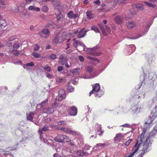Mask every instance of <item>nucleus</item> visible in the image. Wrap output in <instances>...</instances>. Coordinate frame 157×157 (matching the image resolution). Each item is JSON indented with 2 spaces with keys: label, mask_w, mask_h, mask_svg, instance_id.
Here are the masks:
<instances>
[{
  "label": "nucleus",
  "mask_w": 157,
  "mask_h": 157,
  "mask_svg": "<svg viewBox=\"0 0 157 157\" xmlns=\"http://www.w3.org/2000/svg\"><path fill=\"white\" fill-rule=\"evenodd\" d=\"M150 138V135H149L143 145L141 152L139 155V157H143L145 153L150 151V148L152 144Z\"/></svg>",
  "instance_id": "1"
},
{
  "label": "nucleus",
  "mask_w": 157,
  "mask_h": 157,
  "mask_svg": "<svg viewBox=\"0 0 157 157\" xmlns=\"http://www.w3.org/2000/svg\"><path fill=\"white\" fill-rule=\"evenodd\" d=\"M86 71L90 73L94 71V73L90 75V76L86 75H84L82 76V78L86 79H90L92 78H94L97 76L103 70H102L99 73L97 72L96 71H95V68L92 66L88 65L86 67Z\"/></svg>",
  "instance_id": "2"
},
{
  "label": "nucleus",
  "mask_w": 157,
  "mask_h": 157,
  "mask_svg": "<svg viewBox=\"0 0 157 157\" xmlns=\"http://www.w3.org/2000/svg\"><path fill=\"white\" fill-rule=\"evenodd\" d=\"M142 107L140 104L138 103L129 109V111L133 115L140 113Z\"/></svg>",
  "instance_id": "3"
},
{
  "label": "nucleus",
  "mask_w": 157,
  "mask_h": 157,
  "mask_svg": "<svg viewBox=\"0 0 157 157\" xmlns=\"http://www.w3.org/2000/svg\"><path fill=\"white\" fill-rule=\"evenodd\" d=\"M101 125L98 124H96L94 127V130L97 132V134L100 136L102 135L104 131L102 130Z\"/></svg>",
  "instance_id": "4"
},
{
  "label": "nucleus",
  "mask_w": 157,
  "mask_h": 157,
  "mask_svg": "<svg viewBox=\"0 0 157 157\" xmlns=\"http://www.w3.org/2000/svg\"><path fill=\"white\" fill-rule=\"evenodd\" d=\"M63 41L62 36H57L53 38L52 42L54 45H56L58 43H62Z\"/></svg>",
  "instance_id": "5"
},
{
  "label": "nucleus",
  "mask_w": 157,
  "mask_h": 157,
  "mask_svg": "<svg viewBox=\"0 0 157 157\" xmlns=\"http://www.w3.org/2000/svg\"><path fill=\"white\" fill-rule=\"evenodd\" d=\"M65 93L64 90L63 89L60 90L59 92L58 95L56 97V100L59 101L63 100L66 97Z\"/></svg>",
  "instance_id": "6"
},
{
  "label": "nucleus",
  "mask_w": 157,
  "mask_h": 157,
  "mask_svg": "<svg viewBox=\"0 0 157 157\" xmlns=\"http://www.w3.org/2000/svg\"><path fill=\"white\" fill-rule=\"evenodd\" d=\"M59 63L61 65H64L67 63L68 58L64 54L61 55L59 58Z\"/></svg>",
  "instance_id": "7"
},
{
  "label": "nucleus",
  "mask_w": 157,
  "mask_h": 157,
  "mask_svg": "<svg viewBox=\"0 0 157 157\" xmlns=\"http://www.w3.org/2000/svg\"><path fill=\"white\" fill-rule=\"evenodd\" d=\"M68 114L72 116L76 115L77 113V109L75 106H72L69 107L68 110Z\"/></svg>",
  "instance_id": "8"
},
{
  "label": "nucleus",
  "mask_w": 157,
  "mask_h": 157,
  "mask_svg": "<svg viewBox=\"0 0 157 157\" xmlns=\"http://www.w3.org/2000/svg\"><path fill=\"white\" fill-rule=\"evenodd\" d=\"M128 49L126 51H127L128 53L126 55H129L132 54L136 49V47L133 44L129 45L127 46Z\"/></svg>",
  "instance_id": "9"
},
{
  "label": "nucleus",
  "mask_w": 157,
  "mask_h": 157,
  "mask_svg": "<svg viewBox=\"0 0 157 157\" xmlns=\"http://www.w3.org/2000/svg\"><path fill=\"white\" fill-rule=\"evenodd\" d=\"M92 90L90 92L89 96L94 94L95 92L99 91L100 89V86L99 84L96 83L92 87Z\"/></svg>",
  "instance_id": "10"
},
{
  "label": "nucleus",
  "mask_w": 157,
  "mask_h": 157,
  "mask_svg": "<svg viewBox=\"0 0 157 157\" xmlns=\"http://www.w3.org/2000/svg\"><path fill=\"white\" fill-rule=\"evenodd\" d=\"M126 134H123L121 133H118L116 135V136L114 138L113 140L115 141H121L124 139V135Z\"/></svg>",
  "instance_id": "11"
},
{
  "label": "nucleus",
  "mask_w": 157,
  "mask_h": 157,
  "mask_svg": "<svg viewBox=\"0 0 157 157\" xmlns=\"http://www.w3.org/2000/svg\"><path fill=\"white\" fill-rule=\"evenodd\" d=\"M152 23L151 22H150L148 24L146 25L145 27V28H144V31L142 32V33L141 34H140V35L138 36V37L136 38H133V39H136L139 38L140 37L144 35L149 30V28L150 26L151 25Z\"/></svg>",
  "instance_id": "12"
},
{
  "label": "nucleus",
  "mask_w": 157,
  "mask_h": 157,
  "mask_svg": "<svg viewBox=\"0 0 157 157\" xmlns=\"http://www.w3.org/2000/svg\"><path fill=\"white\" fill-rule=\"evenodd\" d=\"M73 46L75 48H76L77 46L78 47H82V48L81 49L84 50V47H85V46L82 43L80 42L79 41L76 40L72 44Z\"/></svg>",
  "instance_id": "13"
},
{
  "label": "nucleus",
  "mask_w": 157,
  "mask_h": 157,
  "mask_svg": "<svg viewBox=\"0 0 157 157\" xmlns=\"http://www.w3.org/2000/svg\"><path fill=\"white\" fill-rule=\"evenodd\" d=\"M85 28H82L80 29L78 35L77 36L78 38H80L83 37L86 35L87 31H84Z\"/></svg>",
  "instance_id": "14"
},
{
  "label": "nucleus",
  "mask_w": 157,
  "mask_h": 157,
  "mask_svg": "<svg viewBox=\"0 0 157 157\" xmlns=\"http://www.w3.org/2000/svg\"><path fill=\"white\" fill-rule=\"evenodd\" d=\"M126 25L128 28L129 29H132L136 27V24L134 21H129L126 23Z\"/></svg>",
  "instance_id": "15"
},
{
  "label": "nucleus",
  "mask_w": 157,
  "mask_h": 157,
  "mask_svg": "<svg viewBox=\"0 0 157 157\" xmlns=\"http://www.w3.org/2000/svg\"><path fill=\"white\" fill-rule=\"evenodd\" d=\"M114 21L116 23L120 25L123 23V18L122 16H117L114 18Z\"/></svg>",
  "instance_id": "16"
},
{
  "label": "nucleus",
  "mask_w": 157,
  "mask_h": 157,
  "mask_svg": "<svg viewBox=\"0 0 157 157\" xmlns=\"http://www.w3.org/2000/svg\"><path fill=\"white\" fill-rule=\"evenodd\" d=\"M100 28L101 30L102 31L103 33L104 34V32L106 31L108 33L110 32V29L106 25H101L100 26Z\"/></svg>",
  "instance_id": "17"
},
{
  "label": "nucleus",
  "mask_w": 157,
  "mask_h": 157,
  "mask_svg": "<svg viewBox=\"0 0 157 157\" xmlns=\"http://www.w3.org/2000/svg\"><path fill=\"white\" fill-rule=\"evenodd\" d=\"M63 137H64V135H59L55 138V140L56 142H63Z\"/></svg>",
  "instance_id": "18"
},
{
  "label": "nucleus",
  "mask_w": 157,
  "mask_h": 157,
  "mask_svg": "<svg viewBox=\"0 0 157 157\" xmlns=\"http://www.w3.org/2000/svg\"><path fill=\"white\" fill-rule=\"evenodd\" d=\"M80 69L79 68H76L71 70V72L74 75H78L80 74Z\"/></svg>",
  "instance_id": "19"
},
{
  "label": "nucleus",
  "mask_w": 157,
  "mask_h": 157,
  "mask_svg": "<svg viewBox=\"0 0 157 157\" xmlns=\"http://www.w3.org/2000/svg\"><path fill=\"white\" fill-rule=\"evenodd\" d=\"M77 154L78 156H84L87 155L88 154L87 152H85L82 150H78L77 151Z\"/></svg>",
  "instance_id": "20"
},
{
  "label": "nucleus",
  "mask_w": 157,
  "mask_h": 157,
  "mask_svg": "<svg viewBox=\"0 0 157 157\" xmlns=\"http://www.w3.org/2000/svg\"><path fill=\"white\" fill-rule=\"evenodd\" d=\"M86 14L87 18L89 19H91L94 17V14L92 13L91 11L90 10L87 11Z\"/></svg>",
  "instance_id": "21"
},
{
  "label": "nucleus",
  "mask_w": 157,
  "mask_h": 157,
  "mask_svg": "<svg viewBox=\"0 0 157 157\" xmlns=\"http://www.w3.org/2000/svg\"><path fill=\"white\" fill-rule=\"evenodd\" d=\"M104 91L100 90L99 91L95 92V96L96 97L99 98L104 94Z\"/></svg>",
  "instance_id": "22"
},
{
  "label": "nucleus",
  "mask_w": 157,
  "mask_h": 157,
  "mask_svg": "<svg viewBox=\"0 0 157 157\" xmlns=\"http://www.w3.org/2000/svg\"><path fill=\"white\" fill-rule=\"evenodd\" d=\"M41 32L44 34L47 35V36H45V38L50 35V31L48 29H45L42 30Z\"/></svg>",
  "instance_id": "23"
},
{
  "label": "nucleus",
  "mask_w": 157,
  "mask_h": 157,
  "mask_svg": "<svg viewBox=\"0 0 157 157\" xmlns=\"http://www.w3.org/2000/svg\"><path fill=\"white\" fill-rule=\"evenodd\" d=\"M86 48L87 49V51L90 54H94V53L95 49H96V47L92 48Z\"/></svg>",
  "instance_id": "24"
},
{
  "label": "nucleus",
  "mask_w": 157,
  "mask_h": 157,
  "mask_svg": "<svg viewBox=\"0 0 157 157\" xmlns=\"http://www.w3.org/2000/svg\"><path fill=\"white\" fill-rule=\"evenodd\" d=\"M144 3L147 6L153 8H155L156 6V5L155 4H152L147 1H144Z\"/></svg>",
  "instance_id": "25"
},
{
  "label": "nucleus",
  "mask_w": 157,
  "mask_h": 157,
  "mask_svg": "<svg viewBox=\"0 0 157 157\" xmlns=\"http://www.w3.org/2000/svg\"><path fill=\"white\" fill-rule=\"evenodd\" d=\"M36 114V112H30L29 113H27V118H33Z\"/></svg>",
  "instance_id": "26"
},
{
  "label": "nucleus",
  "mask_w": 157,
  "mask_h": 157,
  "mask_svg": "<svg viewBox=\"0 0 157 157\" xmlns=\"http://www.w3.org/2000/svg\"><path fill=\"white\" fill-rule=\"evenodd\" d=\"M56 58V54H51L47 57L48 59H54Z\"/></svg>",
  "instance_id": "27"
},
{
  "label": "nucleus",
  "mask_w": 157,
  "mask_h": 157,
  "mask_svg": "<svg viewBox=\"0 0 157 157\" xmlns=\"http://www.w3.org/2000/svg\"><path fill=\"white\" fill-rule=\"evenodd\" d=\"M91 30L94 31L96 33H99V30L96 26H92L91 27Z\"/></svg>",
  "instance_id": "28"
},
{
  "label": "nucleus",
  "mask_w": 157,
  "mask_h": 157,
  "mask_svg": "<svg viewBox=\"0 0 157 157\" xmlns=\"http://www.w3.org/2000/svg\"><path fill=\"white\" fill-rule=\"evenodd\" d=\"M37 118H27V120L33 121L34 123L36 125H38V124L39 122L37 121Z\"/></svg>",
  "instance_id": "29"
},
{
  "label": "nucleus",
  "mask_w": 157,
  "mask_h": 157,
  "mask_svg": "<svg viewBox=\"0 0 157 157\" xmlns=\"http://www.w3.org/2000/svg\"><path fill=\"white\" fill-rule=\"evenodd\" d=\"M61 106V105H59V101H56L52 105V108L53 109L54 108H56L58 106L60 107Z\"/></svg>",
  "instance_id": "30"
},
{
  "label": "nucleus",
  "mask_w": 157,
  "mask_h": 157,
  "mask_svg": "<svg viewBox=\"0 0 157 157\" xmlns=\"http://www.w3.org/2000/svg\"><path fill=\"white\" fill-rule=\"evenodd\" d=\"M48 101L47 99H45L42 101L40 103L42 107H44L47 106L48 104Z\"/></svg>",
  "instance_id": "31"
},
{
  "label": "nucleus",
  "mask_w": 157,
  "mask_h": 157,
  "mask_svg": "<svg viewBox=\"0 0 157 157\" xmlns=\"http://www.w3.org/2000/svg\"><path fill=\"white\" fill-rule=\"evenodd\" d=\"M32 55L35 58H39L41 57V55L38 53L33 52L32 53Z\"/></svg>",
  "instance_id": "32"
},
{
  "label": "nucleus",
  "mask_w": 157,
  "mask_h": 157,
  "mask_svg": "<svg viewBox=\"0 0 157 157\" xmlns=\"http://www.w3.org/2000/svg\"><path fill=\"white\" fill-rule=\"evenodd\" d=\"M54 111V109L53 108H47L46 111V113H47L50 114Z\"/></svg>",
  "instance_id": "33"
},
{
  "label": "nucleus",
  "mask_w": 157,
  "mask_h": 157,
  "mask_svg": "<svg viewBox=\"0 0 157 157\" xmlns=\"http://www.w3.org/2000/svg\"><path fill=\"white\" fill-rule=\"evenodd\" d=\"M34 63L33 62H31L30 63H27L26 64L24 67V68L25 69H27V66H34Z\"/></svg>",
  "instance_id": "34"
},
{
  "label": "nucleus",
  "mask_w": 157,
  "mask_h": 157,
  "mask_svg": "<svg viewBox=\"0 0 157 157\" xmlns=\"http://www.w3.org/2000/svg\"><path fill=\"white\" fill-rule=\"evenodd\" d=\"M12 52L15 56H18L20 54V51L17 50L13 49L12 51Z\"/></svg>",
  "instance_id": "35"
},
{
  "label": "nucleus",
  "mask_w": 157,
  "mask_h": 157,
  "mask_svg": "<svg viewBox=\"0 0 157 157\" xmlns=\"http://www.w3.org/2000/svg\"><path fill=\"white\" fill-rule=\"evenodd\" d=\"M136 8L140 10H142L144 9L143 5L141 4H137L136 6Z\"/></svg>",
  "instance_id": "36"
},
{
  "label": "nucleus",
  "mask_w": 157,
  "mask_h": 157,
  "mask_svg": "<svg viewBox=\"0 0 157 157\" xmlns=\"http://www.w3.org/2000/svg\"><path fill=\"white\" fill-rule=\"evenodd\" d=\"M51 67L49 66L48 64L46 65L44 67V69L48 72L51 71Z\"/></svg>",
  "instance_id": "37"
},
{
  "label": "nucleus",
  "mask_w": 157,
  "mask_h": 157,
  "mask_svg": "<svg viewBox=\"0 0 157 157\" xmlns=\"http://www.w3.org/2000/svg\"><path fill=\"white\" fill-rule=\"evenodd\" d=\"M146 133L145 130H144L143 131L142 133L141 134L140 136V139H141V141L143 142V140H144V135Z\"/></svg>",
  "instance_id": "38"
},
{
  "label": "nucleus",
  "mask_w": 157,
  "mask_h": 157,
  "mask_svg": "<svg viewBox=\"0 0 157 157\" xmlns=\"http://www.w3.org/2000/svg\"><path fill=\"white\" fill-rule=\"evenodd\" d=\"M5 7V4L2 0H0V9H2Z\"/></svg>",
  "instance_id": "39"
},
{
  "label": "nucleus",
  "mask_w": 157,
  "mask_h": 157,
  "mask_svg": "<svg viewBox=\"0 0 157 157\" xmlns=\"http://www.w3.org/2000/svg\"><path fill=\"white\" fill-rule=\"evenodd\" d=\"M69 142L70 141V140L69 138L66 135H64V137L63 138V142Z\"/></svg>",
  "instance_id": "40"
},
{
  "label": "nucleus",
  "mask_w": 157,
  "mask_h": 157,
  "mask_svg": "<svg viewBox=\"0 0 157 157\" xmlns=\"http://www.w3.org/2000/svg\"><path fill=\"white\" fill-rule=\"evenodd\" d=\"M73 15V12L71 11H70L67 13L68 17L72 19Z\"/></svg>",
  "instance_id": "41"
},
{
  "label": "nucleus",
  "mask_w": 157,
  "mask_h": 157,
  "mask_svg": "<svg viewBox=\"0 0 157 157\" xmlns=\"http://www.w3.org/2000/svg\"><path fill=\"white\" fill-rule=\"evenodd\" d=\"M49 129V127L48 126H44L42 129L41 130V132L43 131H48Z\"/></svg>",
  "instance_id": "42"
},
{
  "label": "nucleus",
  "mask_w": 157,
  "mask_h": 157,
  "mask_svg": "<svg viewBox=\"0 0 157 157\" xmlns=\"http://www.w3.org/2000/svg\"><path fill=\"white\" fill-rule=\"evenodd\" d=\"M68 133L71 134L72 135H76L77 134V132L74 131H71L70 130V129H69Z\"/></svg>",
  "instance_id": "43"
},
{
  "label": "nucleus",
  "mask_w": 157,
  "mask_h": 157,
  "mask_svg": "<svg viewBox=\"0 0 157 157\" xmlns=\"http://www.w3.org/2000/svg\"><path fill=\"white\" fill-rule=\"evenodd\" d=\"M132 141V139H129L125 143L124 145L127 146H128Z\"/></svg>",
  "instance_id": "44"
},
{
  "label": "nucleus",
  "mask_w": 157,
  "mask_h": 157,
  "mask_svg": "<svg viewBox=\"0 0 157 157\" xmlns=\"http://www.w3.org/2000/svg\"><path fill=\"white\" fill-rule=\"evenodd\" d=\"M74 88L72 86H69L68 88V90L70 92H72L74 91Z\"/></svg>",
  "instance_id": "45"
},
{
  "label": "nucleus",
  "mask_w": 157,
  "mask_h": 157,
  "mask_svg": "<svg viewBox=\"0 0 157 157\" xmlns=\"http://www.w3.org/2000/svg\"><path fill=\"white\" fill-rule=\"evenodd\" d=\"M152 118H148L147 121H146L145 123V124H148L149 125L151 124L152 122Z\"/></svg>",
  "instance_id": "46"
},
{
  "label": "nucleus",
  "mask_w": 157,
  "mask_h": 157,
  "mask_svg": "<svg viewBox=\"0 0 157 157\" xmlns=\"http://www.w3.org/2000/svg\"><path fill=\"white\" fill-rule=\"evenodd\" d=\"M58 124L59 125H64L66 124V122L65 121H62L58 122Z\"/></svg>",
  "instance_id": "47"
},
{
  "label": "nucleus",
  "mask_w": 157,
  "mask_h": 157,
  "mask_svg": "<svg viewBox=\"0 0 157 157\" xmlns=\"http://www.w3.org/2000/svg\"><path fill=\"white\" fill-rule=\"evenodd\" d=\"M120 126H123L124 127H126L128 128H131L132 127L130 125L127 124H124Z\"/></svg>",
  "instance_id": "48"
},
{
  "label": "nucleus",
  "mask_w": 157,
  "mask_h": 157,
  "mask_svg": "<svg viewBox=\"0 0 157 157\" xmlns=\"http://www.w3.org/2000/svg\"><path fill=\"white\" fill-rule=\"evenodd\" d=\"M20 47V45L18 44H15L13 45V48L14 49H17Z\"/></svg>",
  "instance_id": "49"
},
{
  "label": "nucleus",
  "mask_w": 157,
  "mask_h": 157,
  "mask_svg": "<svg viewBox=\"0 0 157 157\" xmlns=\"http://www.w3.org/2000/svg\"><path fill=\"white\" fill-rule=\"evenodd\" d=\"M42 106L41 105L40 103L39 104L37 105L36 108L37 109L36 110V111H39V110L41 109L42 107Z\"/></svg>",
  "instance_id": "50"
},
{
  "label": "nucleus",
  "mask_w": 157,
  "mask_h": 157,
  "mask_svg": "<svg viewBox=\"0 0 157 157\" xmlns=\"http://www.w3.org/2000/svg\"><path fill=\"white\" fill-rule=\"evenodd\" d=\"M69 128H61V129L64 131H65V132H66L68 133L69 130Z\"/></svg>",
  "instance_id": "51"
},
{
  "label": "nucleus",
  "mask_w": 157,
  "mask_h": 157,
  "mask_svg": "<svg viewBox=\"0 0 157 157\" xmlns=\"http://www.w3.org/2000/svg\"><path fill=\"white\" fill-rule=\"evenodd\" d=\"M64 81L63 79L62 78H59L56 79V82L59 83L61 82H63Z\"/></svg>",
  "instance_id": "52"
},
{
  "label": "nucleus",
  "mask_w": 157,
  "mask_h": 157,
  "mask_svg": "<svg viewBox=\"0 0 157 157\" xmlns=\"http://www.w3.org/2000/svg\"><path fill=\"white\" fill-rule=\"evenodd\" d=\"M93 2L94 4L98 6H99L101 4V2L99 0L95 1Z\"/></svg>",
  "instance_id": "53"
},
{
  "label": "nucleus",
  "mask_w": 157,
  "mask_h": 157,
  "mask_svg": "<svg viewBox=\"0 0 157 157\" xmlns=\"http://www.w3.org/2000/svg\"><path fill=\"white\" fill-rule=\"evenodd\" d=\"M3 23H2L1 25V26L2 28L3 26L5 27L7 25V24L5 20H3Z\"/></svg>",
  "instance_id": "54"
},
{
  "label": "nucleus",
  "mask_w": 157,
  "mask_h": 157,
  "mask_svg": "<svg viewBox=\"0 0 157 157\" xmlns=\"http://www.w3.org/2000/svg\"><path fill=\"white\" fill-rule=\"evenodd\" d=\"M16 36H13L9 37V41H13L14 40V39H16Z\"/></svg>",
  "instance_id": "55"
},
{
  "label": "nucleus",
  "mask_w": 157,
  "mask_h": 157,
  "mask_svg": "<svg viewBox=\"0 0 157 157\" xmlns=\"http://www.w3.org/2000/svg\"><path fill=\"white\" fill-rule=\"evenodd\" d=\"M40 48L39 46L37 44H36L35 45V47L34 48V51H38Z\"/></svg>",
  "instance_id": "56"
},
{
  "label": "nucleus",
  "mask_w": 157,
  "mask_h": 157,
  "mask_svg": "<svg viewBox=\"0 0 157 157\" xmlns=\"http://www.w3.org/2000/svg\"><path fill=\"white\" fill-rule=\"evenodd\" d=\"M79 60L81 62H83L84 61V58L82 56H79L78 57Z\"/></svg>",
  "instance_id": "57"
},
{
  "label": "nucleus",
  "mask_w": 157,
  "mask_h": 157,
  "mask_svg": "<svg viewBox=\"0 0 157 157\" xmlns=\"http://www.w3.org/2000/svg\"><path fill=\"white\" fill-rule=\"evenodd\" d=\"M124 109L122 107H119L118 109L120 113L124 112Z\"/></svg>",
  "instance_id": "58"
},
{
  "label": "nucleus",
  "mask_w": 157,
  "mask_h": 157,
  "mask_svg": "<svg viewBox=\"0 0 157 157\" xmlns=\"http://www.w3.org/2000/svg\"><path fill=\"white\" fill-rule=\"evenodd\" d=\"M62 17V14H61L60 13L59 14V15H58V16H57L56 18L57 20L59 21V20H60V18Z\"/></svg>",
  "instance_id": "59"
},
{
  "label": "nucleus",
  "mask_w": 157,
  "mask_h": 157,
  "mask_svg": "<svg viewBox=\"0 0 157 157\" xmlns=\"http://www.w3.org/2000/svg\"><path fill=\"white\" fill-rule=\"evenodd\" d=\"M63 69V67L61 66L58 67V71H62Z\"/></svg>",
  "instance_id": "60"
},
{
  "label": "nucleus",
  "mask_w": 157,
  "mask_h": 157,
  "mask_svg": "<svg viewBox=\"0 0 157 157\" xmlns=\"http://www.w3.org/2000/svg\"><path fill=\"white\" fill-rule=\"evenodd\" d=\"M105 145V144H101V143H99L97 144L96 145L97 147H103Z\"/></svg>",
  "instance_id": "61"
},
{
  "label": "nucleus",
  "mask_w": 157,
  "mask_h": 157,
  "mask_svg": "<svg viewBox=\"0 0 157 157\" xmlns=\"http://www.w3.org/2000/svg\"><path fill=\"white\" fill-rule=\"evenodd\" d=\"M26 3V4H30L33 0H25Z\"/></svg>",
  "instance_id": "62"
},
{
  "label": "nucleus",
  "mask_w": 157,
  "mask_h": 157,
  "mask_svg": "<svg viewBox=\"0 0 157 157\" xmlns=\"http://www.w3.org/2000/svg\"><path fill=\"white\" fill-rule=\"evenodd\" d=\"M78 17V15L77 13H75V14H73V16L72 19H75L77 18Z\"/></svg>",
  "instance_id": "63"
},
{
  "label": "nucleus",
  "mask_w": 157,
  "mask_h": 157,
  "mask_svg": "<svg viewBox=\"0 0 157 157\" xmlns=\"http://www.w3.org/2000/svg\"><path fill=\"white\" fill-rule=\"evenodd\" d=\"M48 10V8L46 6H44L43 9V11L44 12L47 11Z\"/></svg>",
  "instance_id": "64"
}]
</instances>
